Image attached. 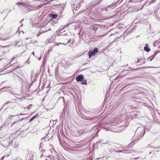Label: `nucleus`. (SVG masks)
<instances>
[{
  "mask_svg": "<svg viewBox=\"0 0 160 160\" xmlns=\"http://www.w3.org/2000/svg\"><path fill=\"white\" fill-rule=\"evenodd\" d=\"M155 1H156V0H152L150 2H151V3H153L155 2Z\"/></svg>",
  "mask_w": 160,
  "mask_h": 160,
  "instance_id": "23",
  "label": "nucleus"
},
{
  "mask_svg": "<svg viewBox=\"0 0 160 160\" xmlns=\"http://www.w3.org/2000/svg\"><path fill=\"white\" fill-rule=\"evenodd\" d=\"M157 53H156V52H154V54H153V55H152L151 57H149L148 58V59H150V61H152L153 59V58L155 57L156 55L157 54Z\"/></svg>",
  "mask_w": 160,
  "mask_h": 160,
  "instance_id": "13",
  "label": "nucleus"
},
{
  "mask_svg": "<svg viewBox=\"0 0 160 160\" xmlns=\"http://www.w3.org/2000/svg\"><path fill=\"white\" fill-rule=\"evenodd\" d=\"M8 103H11L13 105V106L12 107V108H13V107H15L14 105H15V103H12L11 102H9V101H8L7 102L5 103L4 104V105H6L7 104H8Z\"/></svg>",
  "mask_w": 160,
  "mask_h": 160,
  "instance_id": "16",
  "label": "nucleus"
},
{
  "mask_svg": "<svg viewBox=\"0 0 160 160\" xmlns=\"http://www.w3.org/2000/svg\"><path fill=\"white\" fill-rule=\"evenodd\" d=\"M142 60V58H141V59H139L138 60V61L137 62H140V61L141 60Z\"/></svg>",
  "mask_w": 160,
  "mask_h": 160,
  "instance_id": "25",
  "label": "nucleus"
},
{
  "mask_svg": "<svg viewBox=\"0 0 160 160\" xmlns=\"http://www.w3.org/2000/svg\"><path fill=\"white\" fill-rule=\"evenodd\" d=\"M15 57H14V58H12V60H13L14 59H15Z\"/></svg>",
  "mask_w": 160,
  "mask_h": 160,
  "instance_id": "35",
  "label": "nucleus"
},
{
  "mask_svg": "<svg viewBox=\"0 0 160 160\" xmlns=\"http://www.w3.org/2000/svg\"><path fill=\"white\" fill-rule=\"evenodd\" d=\"M26 39H27V40H28V38H26Z\"/></svg>",
  "mask_w": 160,
  "mask_h": 160,
  "instance_id": "42",
  "label": "nucleus"
},
{
  "mask_svg": "<svg viewBox=\"0 0 160 160\" xmlns=\"http://www.w3.org/2000/svg\"><path fill=\"white\" fill-rule=\"evenodd\" d=\"M111 6H108L106 8H102V11L103 12L104 11H105L106 12V11H108L109 10V9H111Z\"/></svg>",
  "mask_w": 160,
  "mask_h": 160,
  "instance_id": "7",
  "label": "nucleus"
},
{
  "mask_svg": "<svg viewBox=\"0 0 160 160\" xmlns=\"http://www.w3.org/2000/svg\"><path fill=\"white\" fill-rule=\"evenodd\" d=\"M73 6H74V8L76 10H78V9L79 8L76 6V4H74Z\"/></svg>",
  "mask_w": 160,
  "mask_h": 160,
  "instance_id": "18",
  "label": "nucleus"
},
{
  "mask_svg": "<svg viewBox=\"0 0 160 160\" xmlns=\"http://www.w3.org/2000/svg\"><path fill=\"white\" fill-rule=\"evenodd\" d=\"M16 122H17H17H13L12 123V126L15 123H16Z\"/></svg>",
  "mask_w": 160,
  "mask_h": 160,
  "instance_id": "31",
  "label": "nucleus"
},
{
  "mask_svg": "<svg viewBox=\"0 0 160 160\" xmlns=\"http://www.w3.org/2000/svg\"><path fill=\"white\" fill-rule=\"evenodd\" d=\"M12 140L11 142H12Z\"/></svg>",
  "mask_w": 160,
  "mask_h": 160,
  "instance_id": "37",
  "label": "nucleus"
},
{
  "mask_svg": "<svg viewBox=\"0 0 160 160\" xmlns=\"http://www.w3.org/2000/svg\"><path fill=\"white\" fill-rule=\"evenodd\" d=\"M27 108L28 109H30V107L29 106H28L27 107Z\"/></svg>",
  "mask_w": 160,
  "mask_h": 160,
  "instance_id": "30",
  "label": "nucleus"
},
{
  "mask_svg": "<svg viewBox=\"0 0 160 160\" xmlns=\"http://www.w3.org/2000/svg\"><path fill=\"white\" fill-rule=\"evenodd\" d=\"M43 144L42 143V142H41L40 143V146H39V149L40 150V148H42V146H43Z\"/></svg>",
  "mask_w": 160,
  "mask_h": 160,
  "instance_id": "20",
  "label": "nucleus"
},
{
  "mask_svg": "<svg viewBox=\"0 0 160 160\" xmlns=\"http://www.w3.org/2000/svg\"><path fill=\"white\" fill-rule=\"evenodd\" d=\"M81 83L83 84H86L87 83V81L86 80L82 81L81 82Z\"/></svg>",
  "mask_w": 160,
  "mask_h": 160,
  "instance_id": "19",
  "label": "nucleus"
},
{
  "mask_svg": "<svg viewBox=\"0 0 160 160\" xmlns=\"http://www.w3.org/2000/svg\"><path fill=\"white\" fill-rule=\"evenodd\" d=\"M3 40H6V39H3Z\"/></svg>",
  "mask_w": 160,
  "mask_h": 160,
  "instance_id": "39",
  "label": "nucleus"
},
{
  "mask_svg": "<svg viewBox=\"0 0 160 160\" xmlns=\"http://www.w3.org/2000/svg\"><path fill=\"white\" fill-rule=\"evenodd\" d=\"M98 52V49L97 48H95L93 50L90 51L88 52L89 58L94 56Z\"/></svg>",
  "mask_w": 160,
  "mask_h": 160,
  "instance_id": "2",
  "label": "nucleus"
},
{
  "mask_svg": "<svg viewBox=\"0 0 160 160\" xmlns=\"http://www.w3.org/2000/svg\"><path fill=\"white\" fill-rule=\"evenodd\" d=\"M12 88L10 87H7V89H6V91H10L11 92V93L12 94L14 95H17V94L14 93L12 92H11L10 91L11 90Z\"/></svg>",
  "mask_w": 160,
  "mask_h": 160,
  "instance_id": "9",
  "label": "nucleus"
},
{
  "mask_svg": "<svg viewBox=\"0 0 160 160\" xmlns=\"http://www.w3.org/2000/svg\"><path fill=\"white\" fill-rule=\"evenodd\" d=\"M42 139H44V141H47V140H48V141L49 140V139L48 138V139H47V138L46 137V138H43Z\"/></svg>",
  "mask_w": 160,
  "mask_h": 160,
  "instance_id": "22",
  "label": "nucleus"
},
{
  "mask_svg": "<svg viewBox=\"0 0 160 160\" xmlns=\"http://www.w3.org/2000/svg\"><path fill=\"white\" fill-rule=\"evenodd\" d=\"M4 158V156L2 157L1 159H0V160H3Z\"/></svg>",
  "mask_w": 160,
  "mask_h": 160,
  "instance_id": "27",
  "label": "nucleus"
},
{
  "mask_svg": "<svg viewBox=\"0 0 160 160\" xmlns=\"http://www.w3.org/2000/svg\"><path fill=\"white\" fill-rule=\"evenodd\" d=\"M50 28L47 29L46 27L44 28L43 29L41 28V30L39 31L37 33V37H38L41 34L43 33H44L48 31H50L51 30Z\"/></svg>",
  "mask_w": 160,
  "mask_h": 160,
  "instance_id": "4",
  "label": "nucleus"
},
{
  "mask_svg": "<svg viewBox=\"0 0 160 160\" xmlns=\"http://www.w3.org/2000/svg\"><path fill=\"white\" fill-rule=\"evenodd\" d=\"M10 138H8L4 140L1 143V145L4 147H7L10 144Z\"/></svg>",
  "mask_w": 160,
  "mask_h": 160,
  "instance_id": "3",
  "label": "nucleus"
},
{
  "mask_svg": "<svg viewBox=\"0 0 160 160\" xmlns=\"http://www.w3.org/2000/svg\"><path fill=\"white\" fill-rule=\"evenodd\" d=\"M52 39H48L46 40L45 41V43L46 44H48L50 42H52Z\"/></svg>",
  "mask_w": 160,
  "mask_h": 160,
  "instance_id": "14",
  "label": "nucleus"
},
{
  "mask_svg": "<svg viewBox=\"0 0 160 160\" xmlns=\"http://www.w3.org/2000/svg\"><path fill=\"white\" fill-rule=\"evenodd\" d=\"M139 138H140L138 137L137 139H135L133 137V141L131 143H130V145H131L132 144V145H133L135 142H137V141L139 139Z\"/></svg>",
  "mask_w": 160,
  "mask_h": 160,
  "instance_id": "12",
  "label": "nucleus"
},
{
  "mask_svg": "<svg viewBox=\"0 0 160 160\" xmlns=\"http://www.w3.org/2000/svg\"><path fill=\"white\" fill-rule=\"evenodd\" d=\"M92 28L94 30L96 31L98 29V27L97 25H94L93 26Z\"/></svg>",
  "mask_w": 160,
  "mask_h": 160,
  "instance_id": "17",
  "label": "nucleus"
},
{
  "mask_svg": "<svg viewBox=\"0 0 160 160\" xmlns=\"http://www.w3.org/2000/svg\"><path fill=\"white\" fill-rule=\"evenodd\" d=\"M16 115L15 116L11 115L7 119L6 122L5 123H6V125H9L11 122V120L12 119V118H13L14 116H17L18 115Z\"/></svg>",
  "mask_w": 160,
  "mask_h": 160,
  "instance_id": "5",
  "label": "nucleus"
},
{
  "mask_svg": "<svg viewBox=\"0 0 160 160\" xmlns=\"http://www.w3.org/2000/svg\"><path fill=\"white\" fill-rule=\"evenodd\" d=\"M20 115H22V114L20 113Z\"/></svg>",
  "mask_w": 160,
  "mask_h": 160,
  "instance_id": "40",
  "label": "nucleus"
},
{
  "mask_svg": "<svg viewBox=\"0 0 160 160\" xmlns=\"http://www.w3.org/2000/svg\"><path fill=\"white\" fill-rule=\"evenodd\" d=\"M7 47H9V45H7V46H3V48Z\"/></svg>",
  "mask_w": 160,
  "mask_h": 160,
  "instance_id": "33",
  "label": "nucleus"
},
{
  "mask_svg": "<svg viewBox=\"0 0 160 160\" xmlns=\"http://www.w3.org/2000/svg\"><path fill=\"white\" fill-rule=\"evenodd\" d=\"M18 4V6H19L20 5H21L23 7L26 8V10H33V8L30 5L26 4L25 3H22V2H19L16 3V4Z\"/></svg>",
  "mask_w": 160,
  "mask_h": 160,
  "instance_id": "1",
  "label": "nucleus"
},
{
  "mask_svg": "<svg viewBox=\"0 0 160 160\" xmlns=\"http://www.w3.org/2000/svg\"><path fill=\"white\" fill-rule=\"evenodd\" d=\"M84 78V76L82 75H79L76 78V80L78 82L82 81Z\"/></svg>",
  "mask_w": 160,
  "mask_h": 160,
  "instance_id": "6",
  "label": "nucleus"
},
{
  "mask_svg": "<svg viewBox=\"0 0 160 160\" xmlns=\"http://www.w3.org/2000/svg\"><path fill=\"white\" fill-rule=\"evenodd\" d=\"M58 17V15L56 14H52L51 15V17L53 18H56Z\"/></svg>",
  "mask_w": 160,
  "mask_h": 160,
  "instance_id": "15",
  "label": "nucleus"
},
{
  "mask_svg": "<svg viewBox=\"0 0 160 160\" xmlns=\"http://www.w3.org/2000/svg\"><path fill=\"white\" fill-rule=\"evenodd\" d=\"M12 140L11 142H12Z\"/></svg>",
  "mask_w": 160,
  "mask_h": 160,
  "instance_id": "38",
  "label": "nucleus"
},
{
  "mask_svg": "<svg viewBox=\"0 0 160 160\" xmlns=\"http://www.w3.org/2000/svg\"><path fill=\"white\" fill-rule=\"evenodd\" d=\"M106 143L105 142V143H104L103 144H105V143Z\"/></svg>",
  "mask_w": 160,
  "mask_h": 160,
  "instance_id": "41",
  "label": "nucleus"
},
{
  "mask_svg": "<svg viewBox=\"0 0 160 160\" xmlns=\"http://www.w3.org/2000/svg\"><path fill=\"white\" fill-rule=\"evenodd\" d=\"M23 119H24V118H22V119H20L19 120H20V121H22V120Z\"/></svg>",
  "mask_w": 160,
  "mask_h": 160,
  "instance_id": "32",
  "label": "nucleus"
},
{
  "mask_svg": "<svg viewBox=\"0 0 160 160\" xmlns=\"http://www.w3.org/2000/svg\"><path fill=\"white\" fill-rule=\"evenodd\" d=\"M70 42H71V40L70 39V40H69L68 41V42L67 43H66V44H68V43H70Z\"/></svg>",
  "mask_w": 160,
  "mask_h": 160,
  "instance_id": "29",
  "label": "nucleus"
},
{
  "mask_svg": "<svg viewBox=\"0 0 160 160\" xmlns=\"http://www.w3.org/2000/svg\"><path fill=\"white\" fill-rule=\"evenodd\" d=\"M78 132H79L81 133H84L85 131H83V130H82V131H78Z\"/></svg>",
  "mask_w": 160,
  "mask_h": 160,
  "instance_id": "24",
  "label": "nucleus"
},
{
  "mask_svg": "<svg viewBox=\"0 0 160 160\" xmlns=\"http://www.w3.org/2000/svg\"><path fill=\"white\" fill-rule=\"evenodd\" d=\"M96 118V117H93V118H85V119L86 120H90L91 121H90V122L89 123V124H91L92 123H93L94 122V121H92V120L94 119H95Z\"/></svg>",
  "mask_w": 160,
  "mask_h": 160,
  "instance_id": "10",
  "label": "nucleus"
},
{
  "mask_svg": "<svg viewBox=\"0 0 160 160\" xmlns=\"http://www.w3.org/2000/svg\"><path fill=\"white\" fill-rule=\"evenodd\" d=\"M125 71H123L122 72H121V73H120V75H122V73H123L124 72H125Z\"/></svg>",
  "mask_w": 160,
  "mask_h": 160,
  "instance_id": "26",
  "label": "nucleus"
},
{
  "mask_svg": "<svg viewBox=\"0 0 160 160\" xmlns=\"http://www.w3.org/2000/svg\"><path fill=\"white\" fill-rule=\"evenodd\" d=\"M38 116V114H36L35 116H33L30 120L29 121V122H31L32 121H33L34 119L36 118Z\"/></svg>",
  "mask_w": 160,
  "mask_h": 160,
  "instance_id": "11",
  "label": "nucleus"
},
{
  "mask_svg": "<svg viewBox=\"0 0 160 160\" xmlns=\"http://www.w3.org/2000/svg\"><path fill=\"white\" fill-rule=\"evenodd\" d=\"M7 87H4L2 88V90L4 91H6V89H7Z\"/></svg>",
  "mask_w": 160,
  "mask_h": 160,
  "instance_id": "21",
  "label": "nucleus"
},
{
  "mask_svg": "<svg viewBox=\"0 0 160 160\" xmlns=\"http://www.w3.org/2000/svg\"><path fill=\"white\" fill-rule=\"evenodd\" d=\"M32 54L33 55H34V52H32Z\"/></svg>",
  "mask_w": 160,
  "mask_h": 160,
  "instance_id": "34",
  "label": "nucleus"
},
{
  "mask_svg": "<svg viewBox=\"0 0 160 160\" xmlns=\"http://www.w3.org/2000/svg\"><path fill=\"white\" fill-rule=\"evenodd\" d=\"M144 49L146 51L148 52L150 51V49L149 48L148 46V44H146L144 48Z\"/></svg>",
  "mask_w": 160,
  "mask_h": 160,
  "instance_id": "8",
  "label": "nucleus"
},
{
  "mask_svg": "<svg viewBox=\"0 0 160 160\" xmlns=\"http://www.w3.org/2000/svg\"><path fill=\"white\" fill-rule=\"evenodd\" d=\"M18 42L16 44H15V47H16L18 45Z\"/></svg>",
  "mask_w": 160,
  "mask_h": 160,
  "instance_id": "28",
  "label": "nucleus"
},
{
  "mask_svg": "<svg viewBox=\"0 0 160 160\" xmlns=\"http://www.w3.org/2000/svg\"><path fill=\"white\" fill-rule=\"evenodd\" d=\"M22 25H21V26H22Z\"/></svg>",
  "mask_w": 160,
  "mask_h": 160,
  "instance_id": "36",
  "label": "nucleus"
}]
</instances>
